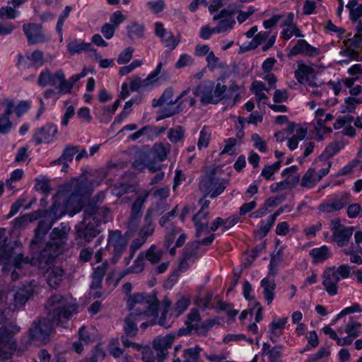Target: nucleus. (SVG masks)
Segmentation results:
<instances>
[{
	"instance_id": "1",
	"label": "nucleus",
	"mask_w": 362,
	"mask_h": 362,
	"mask_svg": "<svg viewBox=\"0 0 362 362\" xmlns=\"http://www.w3.org/2000/svg\"><path fill=\"white\" fill-rule=\"evenodd\" d=\"M45 308L47 317L33 322L29 329V340L38 345L47 344L53 331V324L64 326L77 312V305L72 298L60 294H54L47 300Z\"/></svg>"
},
{
	"instance_id": "2",
	"label": "nucleus",
	"mask_w": 362,
	"mask_h": 362,
	"mask_svg": "<svg viewBox=\"0 0 362 362\" xmlns=\"http://www.w3.org/2000/svg\"><path fill=\"white\" fill-rule=\"evenodd\" d=\"M160 301L156 297V293L147 294L136 293L129 296L127 300V308L134 310V313L143 317H158V308Z\"/></svg>"
},
{
	"instance_id": "3",
	"label": "nucleus",
	"mask_w": 362,
	"mask_h": 362,
	"mask_svg": "<svg viewBox=\"0 0 362 362\" xmlns=\"http://www.w3.org/2000/svg\"><path fill=\"white\" fill-rule=\"evenodd\" d=\"M16 244V251L14 252L15 264L17 268L21 267V264H29L30 266H37L39 269H45L48 265L52 264L56 257L51 251V246L47 245L42 249L37 257L24 256L23 253V245L21 243L15 242Z\"/></svg>"
},
{
	"instance_id": "4",
	"label": "nucleus",
	"mask_w": 362,
	"mask_h": 362,
	"mask_svg": "<svg viewBox=\"0 0 362 362\" xmlns=\"http://www.w3.org/2000/svg\"><path fill=\"white\" fill-rule=\"evenodd\" d=\"M227 87L225 85L217 83L211 81H204L194 89L193 93L200 96V102L203 105L217 104L225 98L224 93Z\"/></svg>"
},
{
	"instance_id": "5",
	"label": "nucleus",
	"mask_w": 362,
	"mask_h": 362,
	"mask_svg": "<svg viewBox=\"0 0 362 362\" xmlns=\"http://www.w3.org/2000/svg\"><path fill=\"white\" fill-rule=\"evenodd\" d=\"M226 182L224 179L220 180L216 175V169L214 168L206 172L199 182V187L202 192L206 195L209 194L210 197L214 199L223 192Z\"/></svg>"
},
{
	"instance_id": "6",
	"label": "nucleus",
	"mask_w": 362,
	"mask_h": 362,
	"mask_svg": "<svg viewBox=\"0 0 362 362\" xmlns=\"http://www.w3.org/2000/svg\"><path fill=\"white\" fill-rule=\"evenodd\" d=\"M19 330L20 327L12 322L0 328V361L11 358L12 351L16 348L13 338Z\"/></svg>"
},
{
	"instance_id": "7",
	"label": "nucleus",
	"mask_w": 362,
	"mask_h": 362,
	"mask_svg": "<svg viewBox=\"0 0 362 362\" xmlns=\"http://www.w3.org/2000/svg\"><path fill=\"white\" fill-rule=\"evenodd\" d=\"M6 240L5 238L3 242L0 243V263L4 264L5 266L3 267V270H6V267L12 266L14 267L13 272L11 274V278L12 281H16L20 278L21 275H24L22 272V269L26 264H21V267L17 268L15 264V255L14 252L16 251V244L14 243L12 245H6L4 242Z\"/></svg>"
},
{
	"instance_id": "8",
	"label": "nucleus",
	"mask_w": 362,
	"mask_h": 362,
	"mask_svg": "<svg viewBox=\"0 0 362 362\" xmlns=\"http://www.w3.org/2000/svg\"><path fill=\"white\" fill-rule=\"evenodd\" d=\"M75 240L76 244L84 246L90 243L94 238L101 232L99 224L92 221H82L76 226Z\"/></svg>"
},
{
	"instance_id": "9",
	"label": "nucleus",
	"mask_w": 362,
	"mask_h": 362,
	"mask_svg": "<svg viewBox=\"0 0 362 362\" xmlns=\"http://www.w3.org/2000/svg\"><path fill=\"white\" fill-rule=\"evenodd\" d=\"M173 93V89L171 87H169L163 91V94L160 97V101L163 102V105L166 104V106L160 111L162 115L157 117V121L172 117L182 111L181 106L182 103L174 106V105L178 102V98H177V97L174 98Z\"/></svg>"
},
{
	"instance_id": "10",
	"label": "nucleus",
	"mask_w": 362,
	"mask_h": 362,
	"mask_svg": "<svg viewBox=\"0 0 362 362\" xmlns=\"http://www.w3.org/2000/svg\"><path fill=\"white\" fill-rule=\"evenodd\" d=\"M127 243V239L122 235L120 230H110L107 247H113L112 257L111 258L112 264H115L120 258L126 249Z\"/></svg>"
},
{
	"instance_id": "11",
	"label": "nucleus",
	"mask_w": 362,
	"mask_h": 362,
	"mask_svg": "<svg viewBox=\"0 0 362 362\" xmlns=\"http://www.w3.org/2000/svg\"><path fill=\"white\" fill-rule=\"evenodd\" d=\"M175 335L168 334L165 336H159L153 341V348L156 353V359L158 362H163L168 356V349L171 348Z\"/></svg>"
},
{
	"instance_id": "12",
	"label": "nucleus",
	"mask_w": 362,
	"mask_h": 362,
	"mask_svg": "<svg viewBox=\"0 0 362 362\" xmlns=\"http://www.w3.org/2000/svg\"><path fill=\"white\" fill-rule=\"evenodd\" d=\"M66 188L68 192H70V195L65 203L66 207L69 209L79 206L81 197L85 191L84 185L78 180H75L68 184Z\"/></svg>"
},
{
	"instance_id": "13",
	"label": "nucleus",
	"mask_w": 362,
	"mask_h": 362,
	"mask_svg": "<svg viewBox=\"0 0 362 362\" xmlns=\"http://www.w3.org/2000/svg\"><path fill=\"white\" fill-rule=\"evenodd\" d=\"M23 30L29 45L42 43L46 41V37L41 25L31 23L23 24Z\"/></svg>"
},
{
	"instance_id": "14",
	"label": "nucleus",
	"mask_w": 362,
	"mask_h": 362,
	"mask_svg": "<svg viewBox=\"0 0 362 362\" xmlns=\"http://www.w3.org/2000/svg\"><path fill=\"white\" fill-rule=\"evenodd\" d=\"M340 277L337 276L335 267L326 269L322 274V285L325 290L330 295L334 296L338 291V283Z\"/></svg>"
},
{
	"instance_id": "15",
	"label": "nucleus",
	"mask_w": 362,
	"mask_h": 362,
	"mask_svg": "<svg viewBox=\"0 0 362 362\" xmlns=\"http://www.w3.org/2000/svg\"><path fill=\"white\" fill-rule=\"evenodd\" d=\"M64 214V212L62 210H60L59 205L54 203L52 204L49 210L40 209L32 213L31 216H33V218H30V221H33L37 218H43V221H47V222L51 223L50 226H52L53 223L60 218Z\"/></svg>"
},
{
	"instance_id": "16",
	"label": "nucleus",
	"mask_w": 362,
	"mask_h": 362,
	"mask_svg": "<svg viewBox=\"0 0 362 362\" xmlns=\"http://www.w3.org/2000/svg\"><path fill=\"white\" fill-rule=\"evenodd\" d=\"M57 133V128L52 124H47L38 128L33 134L35 144L39 145L42 143H49L54 138Z\"/></svg>"
},
{
	"instance_id": "17",
	"label": "nucleus",
	"mask_w": 362,
	"mask_h": 362,
	"mask_svg": "<svg viewBox=\"0 0 362 362\" xmlns=\"http://www.w3.org/2000/svg\"><path fill=\"white\" fill-rule=\"evenodd\" d=\"M318 48L311 46L305 40H298L296 45L289 51L287 56L291 58L298 54H304L305 56L312 57H315L320 54Z\"/></svg>"
},
{
	"instance_id": "18",
	"label": "nucleus",
	"mask_w": 362,
	"mask_h": 362,
	"mask_svg": "<svg viewBox=\"0 0 362 362\" xmlns=\"http://www.w3.org/2000/svg\"><path fill=\"white\" fill-rule=\"evenodd\" d=\"M50 223L43 220L39 221L37 228L35 229V235L30 241V247L33 250H37L43 242L47 233L52 228Z\"/></svg>"
},
{
	"instance_id": "19",
	"label": "nucleus",
	"mask_w": 362,
	"mask_h": 362,
	"mask_svg": "<svg viewBox=\"0 0 362 362\" xmlns=\"http://www.w3.org/2000/svg\"><path fill=\"white\" fill-rule=\"evenodd\" d=\"M34 293V288L31 285L23 286L13 294V305L16 308H23Z\"/></svg>"
},
{
	"instance_id": "20",
	"label": "nucleus",
	"mask_w": 362,
	"mask_h": 362,
	"mask_svg": "<svg viewBox=\"0 0 362 362\" xmlns=\"http://www.w3.org/2000/svg\"><path fill=\"white\" fill-rule=\"evenodd\" d=\"M6 110L1 117H0V132L6 134L11 128L12 123L9 119V116L12 114L14 109V103L12 100H5Z\"/></svg>"
},
{
	"instance_id": "21",
	"label": "nucleus",
	"mask_w": 362,
	"mask_h": 362,
	"mask_svg": "<svg viewBox=\"0 0 362 362\" xmlns=\"http://www.w3.org/2000/svg\"><path fill=\"white\" fill-rule=\"evenodd\" d=\"M143 316L131 313L125 319L124 329L127 337H134L137 334L138 327L136 322L143 319Z\"/></svg>"
},
{
	"instance_id": "22",
	"label": "nucleus",
	"mask_w": 362,
	"mask_h": 362,
	"mask_svg": "<svg viewBox=\"0 0 362 362\" xmlns=\"http://www.w3.org/2000/svg\"><path fill=\"white\" fill-rule=\"evenodd\" d=\"M298 69L295 71L294 75L300 83H305L308 81V76L314 73L311 66L304 64L301 61L297 62Z\"/></svg>"
},
{
	"instance_id": "23",
	"label": "nucleus",
	"mask_w": 362,
	"mask_h": 362,
	"mask_svg": "<svg viewBox=\"0 0 362 362\" xmlns=\"http://www.w3.org/2000/svg\"><path fill=\"white\" fill-rule=\"evenodd\" d=\"M354 231L353 227L344 226L343 228L337 230L333 233V239L339 247H343L349 241Z\"/></svg>"
},
{
	"instance_id": "24",
	"label": "nucleus",
	"mask_w": 362,
	"mask_h": 362,
	"mask_svg": "<svg viewBox=\"0 0 362 362\" xmlns=\"http://www.w3.org/2000/svg\"><path fill=\"white\" fill-rule=\"evenodd\" d=\"M55 78H57V85L59 93H70L73 86L69 80L65 78L64 73L62 69H58L55 71Z\"/></svg>"
},
{
	"instance_id": "25",
	"label": "nucleus",
	"mask_w": 362,
	"mask_h": 362,
	"mask_svg": "<svg viewBox=\"0 0 362 362\" xmlns=\"http://www.w3.org/2000/svg\"><path fill=\"white\" fill-rule=\"evenodd\" d=\"M261 286L263 288L264 299L268 304H270L274 298V290L276 288L275 281L270 280L269 278H264L261 281Z\"/></svg>"
},
{
	"instance_id": "26",
	"label": "nucleus",
	"mask_w": 362,
	"mask_h": 362,
	"mask_svg": "<svg viewBox=\"0 0 362 362\" xmlns=\"http://www.w3.org/2000/svg\"><path fill=\"white\" fill-rule=\"evenodd\" d=\"M78 152V148L76 146L69 145L66 146L62 156L57 160H54L50 163L51 165L61 164L62 161L71 162L74 159V156Z\"/></svg>"
},
{
	"instance_id": "27",
	"label": "nucleus",
	"mask_w": 362,
	"mask_h": 362,
	"mask_svg": "<svg viewBox=\"0 0 362 362\" xmlns=\"http://www.w3.org/2000/svg\"><path fill=\"white\" fill-rule=\"evenodd\" d=\"M37 83L40 87H45L48 85L56 86L55 72L52 74L49 69H44L40 72Z\"/></svg>"
},
{
	"instance_id": "28",
	"label": "nucleus",
	"mask_w": 362,
	"mask_h": 362,
	"mask_svg": "<svg viewBox=\"0 0 362 362\" xmlns=\"http://www.w3.org/2000/svg\"><path fill=\"white\" fill-rule=\"evenodd\" d=\"M152 214L153 210L148 209L144 218L145 224L142 226L139 233V234L144 236L146 239L151 236L154 232V225L152 223Z\"/></svg>"
},
{
	"instance_id": "29",
	"label": "nucleus",
	"mask_w": 362,
	"mask_h": 362,
	"mask_svg": "<svg viewBox=\"0 0 362 362\" xmlns=\"http://www.w3.org/2000/svg\"><path fill=\"white\" fill-rule=\"evenodd\" d=\"M310 255L313 257L314 263H318L327 259L330 257V253L328 247L323 245L311 250Z\"/></svg>"
},
{
	"instance_id": "30",
	"label": "nucleus",
	"mask_w": 362,
	"mask_h": 362,
	"mask_svg": "<svg viewBox=\"0 0 362 362\" xmlns=\"http://www.w3.org/2000/svg\"><path fill=\"white\" fill-rule=\"evenodd\" d=\"M92 45L90 42H79L76 40H71L67 45V48L71 54L80 53L82 51H95L92 49Z\"/></svg>"
},
{
	"instance_id": "31",
	"label": "nucleus",
	"mask_w": 362,
	"mask_h": 362,
	"mask_svg": "<svg viewBox=\"0 0 362 362\" xmlns=\"http://www.w3.org/2000/svg\"><path fill=\"white\" fill-rule=\"evenodd\" d=\"M70 230V226L65 223H62L59 227L54 228L50 233L52 240H63L68 237Z\"/></svg>"
},
{
	"instance_id": "32",
	"label": "nucleus",
	"mask_w": 362,
	"mask_h": 362,
	"mask_svg": "<svg viewBox=\"0 0 362 362\" xmlns=\"http://www.w3.org/2000/svg\"><path fill=\"white\" fill-rule=\"evenodd\" d=\"M216 324H218L217 320L208 319L196 326L192 325L191 327L194 329V333L197 334L198 336H206L209 330Z\"/></svg>"
},
{
	"instance_id": "33",
	"label": "nucleus",
	"mask_w": 362,
	"mask_h": 362,
	"mask_svg": "<svg viewBox=\"0 0 362 362\" xmlns=\"http://www.w3.org/2000/svg\"><path fill=\"white\" fill-rule=\"evenodd\" d=\"M152 151L160 161H163L170 151V145L168 143H156L153 145Z\"/></svg>"
},
{
	"instance_id": "34",
	"label": "nucleus",
	"mask_w": 362,
	"mask_h": 362,
	"mask_svg": "<svg viewBox=\"0 0 362 362\" xmlns=\"http://www.w3.org/2000/svg\"><path fill=\"white\" fill-rule=\"evenodd\" d=\"M344 144L340 141L330 143L325 148L324 152L320 156V159L327 160L336 154L341 148Z\"/></svg>"
},
{
	"instance_id": "35",
	"label": "nucleus",
	"mask_w": 362,
	"mask_h": 362,
	"mask_svg": "<svg viewBox=\"0 0 362 362\" xmlns=\"http://www.w3.org/2000/svg\"><path fill=\"white\" fill-rule=\"evenodd\" d=\"M329 199L333 203L337 211H339L344 208L349 203L350 196L349 194L346 192H342L338 194H335Z\"/></svg>"
},
{
	"instance_id": "36",
	"label": "nucleus",
	"mask_w": 362,
	"mask_h": 362,
	"mask_svg": "<svg viewBox=\"0 0 362 362\" xmlns=\"http://www.w3.org/2000/svg\"><path fill=\"white\" fill-rule=\"evenodd\" d=\"M98 206L96 204H90L85 207L84 217L83 221H92L95 223L96 221L101 220L100 217H98Z\"/></svg>"
},
{
	"instance_id": "37",
	"label": "nucleus",
	"mask_w": 362,
	"mask_h": 362,
	"mask_svg": "<svg viewBox=\"0 0 362 362\" xmlns=\"http://www.w3.org/2000/svg\"><path fill=\"white\" fill-rule=\"evenodd\" d=\"M150 192H144L143 194L138 196L131 207V212L134 214L142 215V208L149 196Z\"/></svg>"
},
{
	"instance_id": "38",
	"label": "nucleus",
	"mask_w": 362,
	"mask_h": 362,
	"mask_svg": "<svg viewBox=\"0 0 362 362\" xmlns=\"http://www.w3.org/2000/svg\"><path fill=\"white\" fill-rule=\"evenodd\" d=\"M136 190V187L133 185H128L124 183H119L115 185L112 189V194L117 197H122L124 194L129 192H134Z\"/></svg>"
},
{
	"instance_id": "39",
	"label": "nucleus",
	"mask_w": 362,
	"mask_h": 362,
	"mask_svg": "<svg viewBox=\"0 0 362 362\" xmlns=\"http://www.w3.org/2000/svg\"><path fill=\"white\" fill-rule=\"evenodd\" d=\"M201 351L198 346L184 350V362H199Z\"/></svg>"
},
{
	"instance_id": "40",
	"label": "nucleus",
	"mask_w": 362,
	"mask_h": 362,
	"mask_svg": "<svg viewBox=\"0 0 362 362\" xmlns=\"http://www.w3.org/2000/svg\"><path fill=\"white\" fill-rule=\"evenodd\" d=\"M163 252L157 251L155 245H152L144 254V259L148 260L151 264L158 263L162 258Z\"/></svg>"
},
{
	"instance_id": "41",
	"label": "nucleus",
	"mask_w": 362,
	"mask_h": 362,
	"mask_svg": "<svg viewBox=\"0 0 362 362\" xmlns=\"http://www.w3.org/2000/svg\"><path fill=\"white\" fill-rule=\"evenodd\" d=\"M198 249L199 247L197 246V243H195V242L188 244L183 251V257L185 259L189 262H194L198 257Z\"/></svg>"
},
{
	"instance_id": "42",
	"label": "nucleus",
	"mask_w": 362,
	"mask_h": 362,
	"mask_svg": "<svg viewBox=\"0 0 362 362\" xmlns=\"http://www.w3.org/2000/svg\"><path fill=\"white\" fill-rule=\"evenodd\" d=\"M35 181L36 190L46 194L51 192L52 187L50 186V180L45 176H42L40 178H36Z\"/></svg>"
},
{
	"instance_id": "43",
	"label": "nucleus",
	"mask_w": 362,
	"mask_h": 362,
	"mask_svg": "<svg viewBox=\"0 0 362 362\" xmlns=\"http://www.w3.org/2000/svg\"><path fill=\"white\" fill-rule=\"evenodd\" d=\"M202 214V211L201 210H199V212L197 214H196L195 215H194V216L192 218V221H194V226L196 228V233H195L196 238H199L203 232H206V233H208L209 232V229H208V222L206 221L205 223H202L198 219L199 216Z\"/></svg>"
},
{
	"instance_id": "44",
	"label": "nucleus",
	"mask_w": 362,
	"mask_h": 362,
	"mask_svg": "<svg viewBox=\"0 0 362 362\" xmlns=\"http://www.w3.org/2000/svg\"><path fill=\"white\" fill-rule=\"evenodd\" d=\"M180 232L181 228L177 226H170L168 227L165 238V247L168 248L173 243L175 237L180 234Z\"/></svg>"
},
{
	"instance_id": "45",
	"label": "nucleus",
	"mask_w": 362,
	"mask_h": 362,
	"mask_svg": "<svg viewBox=\"0 0 362 362\" xmlns=\"http://www.w3.org/2000/svg\"><path fill=\"white\" fill-rule=\"evenodd\" d=\"M361 327V325L359 322H355L352 318H351L349 322H348L346 325L344 332L345 333L348 334V336L355 339L359 336V329Z\"/></svg>"
},
{
	"instance_id": "46",
	"label": "nucleus",
	"mask_w": 362,
	"mask_h": 362,
	"mask_svg": "<svg viewBox=\"0 0 362 362\" xmlns=\"http://www.w3.org/2000/svg\"><path fill=\"white\" fill-rule=\"evenodd\" d=\"M219 20L217 26L214 28V30L216 31L217 33H224L228 30H231L235 23V21L233 18Z\"/></svg>"
},
{
	"instance_id": "47",
	"label": "nucleus",
	"mask_w": 362,
	"mask_h": 362,
	"mask_svg": "<svg viewBox=\"0 0 362 362\" xmlns=\"http://www.w3.org/2000/svg\"><path fill=\"white\" fill-rule=\"evenodd\" d=\"M28 59L31 62L30 66L38 68L45 64L44 53L40 50H35Z\"/></svg>"
},
{
	"instance_id": "48",
	"label": "nucleus",
	"mask_w": 362,
	"mask_h": 362,
	"mask_svg": "<svg viewBox=\"0 0 362 362\" xmlns=\"http://www.w3.org/2000/svg\"><path fill=\"white\" fill-rule=\"evenodd\" d=\"M185 131L181 126H177L175 129H170L168 133V137L170 141L177 143L183 139Z\"/></svg>"
},
{
	"instance_id": "49",
	"label": "nucleus",
	"mask_w": 362,
	"mask_h": 362,
	"mask_svg": "<svg viewBox=\"0 0 362 362\" xmlns=\"http://www.w3.org/2000/svg\"><path fill=\"white\" fill-rule=\"evenodd\" d=\"M151 83L152 82L148 79V77L143 80L138 76H133L130 82V89L133 91L138 90L139 88L146 87Z\"/></svg>"
},
{
	"instance_id": "50",
	"label": "nucleus",
	"mask_w": 362,
	"mask_h": 362,
	"mask_svg": "<svg viewBox=\"0 0 362 362\" xmlns=\"http://www.w3.org/2000/svg\"><path fill=\"white\" fill-rule=\"evenodd\" d=\"M144 253L141 252L134 260L132 267H129V272L132 274H139L144 269Z\"/></svg>"
},
{
	"instance_id": "51",
	"label": "nucleus",
	"mask_w": 362,
	"mask_h": 362,
	"mask_svg": "<svg viewBox=\"0 0 362 362\" xmlns=\"http://www.w3.org/2000/svg\"><path fill=\"white\" fill-rule=\"evenodd\" d=\"M293 35L298 37H303L300 30L296 24L292 25L291 27L284 28L282 32V37L286 40H289Z\"/></svg>"
},
{
	"instance_id": "52",
	"label": "nucleus",
	"mask_w": 362,
	"mask_h": 362,
	"mask_svg": "<svg viewBox=\"0 0 362 362\" xmlns=\"http://www.w3.org/2000/svg\"><path fill=\"white\" fill-rule=\"evenodd\" d=\"M354 268L355 267H351L348 264H341L339 267L335 268V272L337 274V276L347 279L355 273V271L353 270Z\"/></svg>"
},
{
	"instance_id": "53",
	"label": "nucleus",
	"mask_w": 362,
	"mask_h": 362,
	"mask_svg": "<svg viewBox=\"0 0 362 362\" xmlns=\"http://www.w3.org/2000/svg\"><path fill=\"white\" fill-rule=\"evenodd\" d=\"M200 321L201 317L199 311L197 309H192L187 316L186 325L192 329L191 326L197 325Z\"/></svg>"
},
{
	"instance_id": "54",
	"label": "nucleus",
	"mask_w": 362,
	"mask_h": 362,
	"mask_svg": "<svg viewBox=\"0 0 362 362\" xmlns=\"http://www.w3.org/2000/svg\"><path fill=\"white\" fill-rule=\"evenodd\" d=\"M128 30V36L130 38H133L134 37H142L144 33V27L135 23H132L131 25L127 26Z\"/></svg>"
},
{
	"instance_id": "55",
	"label": "nucleus",
	"mask_w": 362,
	"mask_h": 362,
	"mask_svg": "<svg viewBox=\"0 0 362 362\" xmlns=\"http://www.w3.org/2000/svg\"><path fill=\"white\" fill-rule=\"evenodd\" d=\"M340 55L348 57V59H344L341 62L348 64L351 59H354L356 61L359 60L358 53L355 50V48L349 47L344 50H341L339 52Z\"/></svg>"
},
{
	"instance_id": "56",
	"label": "nucleus",
	"mask_w": 362,
	"mask_h": 362,
	"mask_svg": "<svg viewBox=\"0 0 362 362\" xmlns=\"http://www.w3.org/2000/svg\"><path fill=\"white\" fill-rule=\"evenodd\" d=\"M210 137V132H209L206 130V127H204L200 132L199 139L197 143L198 148L201 149L202 147H207L209 145Z\"/></svg>"
},
{
	"instance_id": "57",
	"label": "nucleus",
	"mask_w": 362,
	"mask_h": 362,
	"mask_svg": "<svg viewBox=\"0 0 362 362\" xmlns=\"http://www.w3.org/2000/svg\"><path fill=\"white\" fill-rule=\"evenodd\" d=\"M146 241V239L144 238V236L138 234V237L133 240L131 245H130V252L131 255L129 256V259L132 258L134 252L139 250Z\"/></svg>"
},
{
	"instance_id": "58",
	"label": "nucleus",
	"mask_w": 362,
	"mask_h": 362,
	"mask_svg": "<svg viewBox=\"0 0 362 362\" xmlns=\"http://www.w3.org/2000/svg\"><path fill=\"white\" fill-rule=\"evenodd\" d=\"M161 40L165 46L170 49H174L179 43V40L175 39L171 32H168Z\"/></svg>"
},
{
	"instance_id": "59",
	"label": "nucleus",
	"mask_w": 362,
	"mask_h": 362,
	"mask_svg": "<svg viewBox=\"0 0 362 362\" xmlns=\"http://www.w3.org/2000/svg\"><path fill=\"white\" fill-rule=\"evenodd\" d=\"M189 301L186 298H180L174 307V311L177 315H181L189 306Z\"/></svg>"
},
{
	"instance_id": "60",
	"label": "nucleus",
	"mask_w": 362,
	"mask_h": 362,
	"mask_svg": "<svg viewBox=\"0 0 362 362\" xmlns=\"http://www.w3.org/2000/svg\"><path fill=\"white\" fill-rule=\"evenodd\" d=\"M134 49L131 47L126 48L123 52L120 53L117 58V63L119 64H124L129 62L132 58V53Z\"/></svg>"
},
{
	"instance_id": "61",
	"label": "nucleus",
	"mask_w": 362,
	"mask_h": 362,
	"mask_svg": "<svg viewBox=\"0 0 362 362\" xmlns=\"http://www.w3.org/2000/svg\"><path fill=\"white\" fill-rule=\"evenodd\" d=\"M16 17V11L11 6H5L0 8L1 19H14Z\"/></svg>"
},
{
	"instance_id": "62",
	"label": "nucleus",
	"mask_w": 362,
	"mask_h": 362,
	"mask_svg": "<svg viewBox=\"0 0 362 362\" xmlns=\"http://www.w3.org/2000/svg\"><path fill=\"white\" fill-rule=\"evenodd\" d=\"M109 264L107 261H105L100 265L98 266L94 269V271L92 274V276L97 277L103 279V276L107 272Z\"/></svg>"
},
{
	"instance_id": "63",
	"label": "nucleus",
	"mask_w": 362,
	"mask_h": 362,
	"mask_svg": "<svg viewBox=\"0 0 362 362\" xmlns=\"http://www.w3.org/2000/svg\"><path fill=\"white\" fill-rule=\"evenodd\" d=\"M252 141L254 142L255 148L259 149L261 152H266L267 144L266 142L257 134H253L251 137Z\"/></svg>"
},
{
	"instance_id": "64",
	"label": "nucleus",
	"mask_w": 362,
	"mask_h": 362,
	"mask_svg": "<svg viewBox=\"0 0 362 362\" xmlns=\"http://www.w3.org/2000/svg\"><path fill=\"white\" fill-rule=\"evenodd\" d=\"M140 349H141L142 361L144 362H155L156 358L150 347L141 346Z\"/></svg>"
}]
</instances>
